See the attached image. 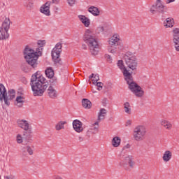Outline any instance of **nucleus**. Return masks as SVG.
I'll return each instance as SVG.
<instances>
[{
	"label": "nucleus",
	"mask_w": 179,
	"mask_h": 179,
	"mask_svg": "<svg viewBox=\"0 0 179 179\" xmlns=\"http://www.w3.org/2000/svg\"><path fill=\"white\" fill-rule=\"evenodd\" d=\"M45 40H38L37 41L38 48L36 50L31 49L27 45L23 51L24 58L26 60L27 64L31 68H37L38 65V57L43 55V47L46 44Z\"/></svg>",
	"instance_id": "f257e3e1"
},
{
	"label": "nucleus",
	"mask_w": 179,
	"mask_h": 179,
	"mask_svg": "<svg viewBox=\"0 0 179 179\" xmlns=\"http://www.w3.org/2000/svg\"><path fill=\"white\" fill-rule=\"evenodd\" d=\"M34 96H41L48 87V81L43 76L36 73L32 75L30 83Z\"/></svg>",
	"instance_id": "f03ea898"
},
{
	"label": "nucleus",
	"mask_w": 179,
	"mask_h": 179,
	"mask_svg": "<svg viewBox=\"0 0 179 179\" xmlns=\"http://www.w3.org/2000/svg\"><path fill=\"white\" fill-rule=\"evenodd\" d=\"M83 40L85 43L88 45L90 52L92 55H97L99 54V49L100 45H99V41L96 36L90 29H87L83 36Z\"/></svg>",
	"instance_id": "7ed1b4c3"
},
{
	"label": "nucleus",
	"mask_w": 179,
	"mask_h": 179,
	"mask_svg": "<svg viewBox=\"0 0 179 179\" xmlns=\"http://www.w3.org/2000/svg\"><path fill=\"white\" fill-rule=\"evenodd\" d=\"M124 80L129 86V89L132 93L134 94L136 97L141 98L145 96V91H143L142 87L135 83V81H134L132 74L126 73V78H124Z\"/></svg>",
	"instance_id": "20e7f679"
},
{
	"label": "nucleus",
	"mask_w": 179,
	"mask_h": 179,
	"mask_svg": "<svg viewBox=\"0 0 179 179\" xmlns=\"http://www.w3.org/2000/svg\"><path fill=\"white\" fill-rule=\"evenodd\" d=\"M124 80L129 86V89L132 93L134 94L136 97L141 98L145 96V91H143L142 87L135 83V81H134L132 74L126 73V78H124Z\"/></svg>",
	"instance_id": "39448f33"
},
{
	"label": "nucleus",
	"mask_w": 179,
	"mask_h": 179,
	"mask_svg": "<svg viewBox=\"0 0 179 179\" xmlns=\"http://www.w3.org/2000/svg\"><path fill=\"white\" fill-rule=\"evenodd\" d=\"M17 126L21 129H23V136L24 141L26 143H29L33 141L31 138H33V131H31V127H30V123L29 121L25 120H20L17 122Z\"/></svg>",
	"instance_id": "423d86ee"
},
{
	"label": "nucleus",
	"mask_w": 179,
	"mask_h": 179,
	"mask_svg": "<svg viewBox=\"0 0 179 179\" xmlns=\"http://www.w3.org/2000/svg\"><path fill=\"white\" fill-rule=\"evenodd\" d=\"M124 59L127 68L131 71V73H136L138 72V58L136 55L132 52H127L124 54Z\"/></svg>",
	"instance_id": "0eeeda50"
},
{
	"label": "nucleus",
	"mask_w": 179,
	"mask_h": 179,
	"mask_svg": "<svg viewBox=\"0 0 179 179\" xmlns=\"http://www.w3.org/2000/svg\"><path fill=\"white\" fill-rule=\"evenodd\" d=\"M120 47L122 48L123 45L121 43V38L118 34H115L108 39V50L110 54H117V48Z\"/></svg>",
	"instance_id": "6e6552de"
},
{
	"label": "nucleus",
	"mask_w": 179,
	"mask_h": 179,
	"mask_svg": "<svg viewBox=\"0 0 179 179\" xmlns=\"http://www.w3.org/2000/svg\"><path fill=\"white\" fill-rule=\"evenodd\" d=\"M148 129L143 125L136 126L133 131V138L136 142H141L146 138Z\"/></svg>",
	"instance_id": "1a4fd4ad"
},
{
	"label": "nucleus",
	"mask_w": 179,
	"mask_h": 179,
	"mask_svg": "<svg viewBox=\"0 0 179 179\" xmlns=\"http://www.w3.org/2000/svg\"><path fill=\"white\" fill-rule=\"evenodd\" d=\"M9 29H10V19L6 17L0 27V40H6L9 38Z\"/></svg>",
	"instance_id": "9d476101"
},
{
	"label": "nucleus",
	"mask_w": 179,
	"mask_h": 179,
	"mask_svg": "<svg viewBox=\"0 0 179 179\" xmlns=\"http://www.w3.org/2000/svg\"><path fill=\"white\" fill-rule=\"evenodd\" d=\"M61 52H62V43L59 42L52 50V58L55 64H59V65L62 64L61 58H59Z\"/></svg>",
	"instance_id": "9b49d317"
},
{
	"label": "nucleus",
	"mask_w": 179,
	"mask_h": 179,
	"mask_svg": "<svg viewBox=\"0 0 179 179\" xmlns=\"http://www.w3.org/2000/svg\"><path fill=\"white\" fill-rule=\"evenodd\" d=\"M173 41L176 51L179 52V28H175L172 31Z\"/></svg>",
	"instance_id": "f8f14e48"
},
{
	"label": "nucleus",
	"mask_w": 179,
	"mask_h": 179,
	"mask_svg": "<svg viewBox=\"0 0 179 179\" xmlns=\"http://www.w3.org/2000/svg\"><path fill=\"white\" fill-rule=\"evenodd\" d=\"M121 164L124 167V169H126L127 166H129V167H134V164H135L134 162V158L131 155L122 157Z\"/></svg>",
	"instance_id": "ddd939ff"
},
{
	"label": "nucleus",
	"mask_w": 179,
	"mask_h": 179,
	"mask_svg": "<svg viewBox=\"0 0 179 179\" xmlns=\"http://www.w3.org/2000/svg\"><path fill=\"white\" fill-rule=\"evenodd\" d=\"M15 94H16V92H15L14 90H8V92H6L5 98L3 99V100H4L5 104H6V106H9V104H10V103L9 101H10V100H13V99H15Z\"/></svg>",
	"instance_id": "4468645a"
},
{
	"label": "nucleus",
	"mask_w": 179,
	"mask_h": 179,
	"mask_svg": "<svg viewBox=\"0 0 179 179\" xmlns=\"http://www.w3.org/2000/svg\"><path fill=\"white\" fill-rule=\"evenodd\" d=\"M155 8L157 12H158V13H161V15H164L166 12H167V6L162 2V0L156 1Z\"/></svg>",
	"instance_id": "2eb2a0df"
},
{
	"label": "nucleus",
	"mask_w": 179,
	"mask_h": 179,
	"mask_svg": "<svg viewBox=\"0 0 179 179\" xmlns=\"http://www.w3.org/2000/svg\"><path fill=\"white\" fill-rule=\"evenodd\" d=\"M50 8H51V1H47L41 7L40 12L45 15V16H50L51 11L50 10Z\"/></svg>",
	"instance_id": "dca6fc26"
},
{
	"label": "nucleus",
	"mask_w": 179,
	"mask_h": 179,
	"mask_svg": "<svg viewBox=\"0 0 179 179\" xmlns=\"http://www.w3.org/2000/svg\"><path fill=\"white\" fill-rule=\"evenodd\" d=\"M117 65L120 69V70L122 71L124 78H127V73H129V75H132V73H130L129 71H128V69H127V67H125V65H124V61L122 60L117 61Z\"/></svg>",
	"instance_id": "f3484780"
},
{
	"label": "nucleus",
	"mask_w": 179,
	"mask_h": 179,
	"mask_svg": "<svg viewBox=\"0 0 179 179\" xmlns=\"http://www.w3.org/2000/svg\"><path fill=\"white\" fill-rule=\"evenodd\" d=\"M83 124L79 120H75L73 121V128L76 132L80 133L83 131Z\"/></svg>",
	"instance_id": "a211bd4d"
},
{
	"label": "nucleus",
	"mask_w": 179,
	"mask_h": 179,
	"mask_svg": "<svg viewBox=\"0 0 179 179\" xmlns=\"http://www.w3.org/2000/svg\"><path fill=\"white\" fill-rule=\"evenodd\" d=\"M160 124H161L162 127H164V128H165V129H167L168 131H170V129H171V128H173V124L169 120H166L164 119L161 120Z\"/></svg>",
	"instance_id": "6ab92c4d"
},
{
	"label": "nucleus",
	"mask_w": 179,
	"mask_h": 179,
	"mask_svg": "<svg viewBox=\"0 0 179 179\" xmlns=\"http://www.w3.org/2000/svg\"><path fill=\"white\" fill-rule=\"evenodd\" d=\"M78 19L82 23H83L85 27H89V26H90V19L87 18V17L80 15H78Z\"/></svg>",
	"instance_id": "aec40b11"
},
{
	"label": "nucleus",
	"mask_w": 179,
	"mask_h": 179,
	"mask_svg": "<svg viewBox=\"0 0 179 179\" xmlns=\"http://www.w3.org/2000/svg\"><path fill=\"white\" fill-rule=\"evenodd\" d=\"M48 94L50 99H56L58 94L57 93V90L52 87V86H50L48 89Z\"/></svg>",
	"instance_id": "412c9836"
},
{
	"label": "nucleus",
	"mask_w": 179,
	"mask_h": 179,
	"mask_svg": "<svg viewBox=\"0 0 179 179\" xmlns=\"http://www.w3.org/2000/svg\"><path fill=\"white\" fill-rule=\"evenodd\" d=\"M88 12L93 15V16H100V10L97 7L95 6H90L88 8Z\"/></svg>",
	"instance_id": "4be33fe9"
},
{
	"label": "nucleus",
	"mask_w": 179,
	"mask_h": 179,
	"mask_svg": "<svg viewBox=\"0 0 179 179\" xmlns=\"http://www.w3.org/2000/svg\"><path fill=\"white\" fill-rule=\"evenodd\" d=\"M171 157H173V153L170 150H166L164 152L162 159L164 162H170L171 160Z\"/></svg>",
	"instance_id": "5701e85b"
},
{
	"label": "nucleus",
	"mask_w": 179,
	"mask_h": 179,
	"mask_svg": "<svg viewBox=\"0 0 179 179\" xmlns=\"http://www.w3.org/2000/svg\"><path fill=\"white\" fill-rule=\"evenodd\" d=\"M24 6L28 10H31L34 7V1L33 0H26L24 3Z\"/></svg>",
	"instance_id": "b1692460"
},
{
	"label": "nucleus",
	"mask_w": 179,
	"mask_h": 179,
	"mask_svg": "<svg viewBox=\"0 0 179 179\" xmlns=\"http://www.w3.org/2000/svg\"><path fill=\"white\" fill-rule=\"evenodd\" d=\"M82 106L84 108L89 110L90 108H92V102L87 99H83L82 100Z\"/></svg>",
	"instance_id": "393cba45"
},
{
	"label": "nucleus",
	"mask_w": 179,
	"mask_h": 179,
	"mask_svg": "<svg viewBox=\"0 0 179 179\" xmlns=\"http://www.w3.org/2000/svg\"><path fill=\"white\" fill-rule=\"evenodd\" d=\"M123 107L124 113H126V114H128L129 115H131V114H132V109L131 108V104L129 103V102H125L123 104Z\"/></svg>",
	"instance_id": "a878e982"
},
{
	"label": "nucleus",
	"mask_w": 179,
	"mask_h": 179,
	"mask_svg": "<svg viewBox=\"0 0 179 179\" xmlns=\"http://www.w3.org/2000/svg\"><path fill=\"white\" fill-rule=\"evenodd\" d=\"M24 103V98H23L22 96H17L15 102V106L20 108L23 107Z\"/></svg>",
	"instance_id": "bb28decb"
},
{
	"label": "nucleus",
	"mask_w": 179,
	"mask_h": 179,
	"mask_svg": "<svg viewBox=\"0 0 179 179\" xmlns=\"http://www.w3.org/2000/svg\"><path fill=\"white\" fill-rule=\"evenodd\" d=\"M6 94V88L3 84H0V100L2 101L3 99H5V96Z\"/></svg>",
	"instance_id": "cd10ccee"
},
{
	"label": "nucleus",
	"mask_w": 179,
	"mask_h": 179,
	"mask_svg": "<svg viewBox=\"0 0 179 179\" xmlns=\"http://www.w3.org/2000/svg\"><path fill=\"white\" fill-rule=\"evenodd\" d=\"M106 115H107V110L105 108H101L98 115V121L104 120V118H106Z\"/></svg>",
	"instance_id": "c85d7f7f"
},
{
	"label": "nucleus",
	"mask_w": 179,
	"mask_h": 179,
	"mask_svg": "<svg viewBox=\"0 0 179 179\" xmlns=\"http://www.w3.org/2000/svg\"><path fill=\"white\" fill-rule=\"evenodd\" d=\"M121 145V138L118 136H115L112 139V146L113 148H118Z\"/></svg>",
	"instance_id": "c756f323"
},
{
	"label": "nucleus",
	"mask_w": 179,
	"mask_h": 179,
	"mask_svg": "<svg viewBox=\"0 0 179 179\" xmlns=\"http://www.w3.org/2000/svg\"><path fill=\"white\" fill-rule=\"evenodd\" d=\"M164 26L166 28L173 27L174 26V19L172 17L166 18V22H164Z\"/></svg>",
	"instance_id": "7c9ffc66"
},
{
	"label": "nucleus",
	"mask_w": 179,
	"mask_h": 179,
	"mask_svg": "<svg viewBox=\"0 0 179 179\" xmlns=\"http://www.w3.org/2000/svg\"><path fill=\"white\" fill-rule=\"evenodd\" d=\"M45 73L49 79H51V78H54V69H52V67H48L46 70L45 71Z\"/></svg>",
	"instance_id": "2f4dec72"
},
{
	"label": "nucleus",
	"mask_w": 179,
	"mask_h": 179,
	"mask_svg": "<svg viewBox=\"0 0 179 179\" xmlns=\"http://www.w3.org/2000/svg\"><path fill=\"white\" fill-rule=\"evenodd\" d=\"M65 124H66V121H60V122H57L55 125L56 131H61V129H64Z\"/></svg>",
	"instance_id": "473e14b6"
},
{
	"label": "nucleus",
	"mask_w": 179,
	"mask_h": 179,
	"mask_svg": "<svg viewBox=\"0 0 179 179\" xmlns=\"http://www.w3.org/2000/svg\"><path fill=\"white\" fill-rule=\"evenodd\" d=\"M16 142L17 143H23V142H24L25 145H27V143H26V141H24V136L22 134H17L16 136Z\"/></svg>",
	"instance_id": "72a5a7b5"
},
{
	"label": "nucleus",
	"mask_w": 179,
	"mask_h": 179,
	"mask_svg": "<svg viewBox=\"0 0 179 179\" xmlns=\"http://www.w3.org/2000/svg\"><path fill=\"white\" fill-rule=\"evenodd\" d=\"M27 152L30 156H31L34 153L33 149L30 145H27L22 148V152L26 153Z\"/></svg>",
	"instance_id": "f704fd0d"
},
{
	"label": "nucleus",
	"mask_w": 179,
	"mask_h": 179,
	"mask_svg": "<svg viewBox=\"0 0 179 179\" xmlns=\"http://www.w3.org/2000/svg\"><path fill=\"white\" fill-rule=\"evenodd\" d=\"M92 78H94V79L92 80L93 82H95L96 83H97V82H99V80H100V77L99 76V74H95L94 73H92L89 78L90 79H92Z\"/></svg>",
	"instance_id": "c9c22d12"
},
{
	"label": "nucleus",
	"mask_w": 179,
	"mask_h": 179,
	"mask_svg": "<svg viewBox=\"0 0 179 179\" xmlns=\"http://www.w3.org/2000/svg\"><path fill=\"white\" fill-rule=\"evenodd\" d=\"M58 82V80L55 77H52L50 80V83L53 86L57 85V83Z\"/></svg>",
	"instance_id": "e433bc0d"
},
{
	"label": "nucleus",
	"mask_w": 179,
	"mask_h": 179,
	"mask_svg": "<svg viewBox=\"0 0 179 179\" xmlns=\"http://www.w3.org/2000/svg\"><path fill=\"white\" fill-rule=\"evenodd\" d=\"M150 12L152 15H155V13H156V12H157V10H156V4L152 6V7H151L150 9Z\"/></svg>",
	"instance_id": "4c0bfd02"
},
{
	"label": "nucleus",
	"mask_w": 179,
	"mask_h": 179,
	"mask_svg": "<svg viewBox=\"0 0 179 179\" xmlns=\"http://www.w3.org/2000/svg\"><path fill=\"white\" fill-rule=\"evenodd\" d=\"M103 83L101 82H96V86L98 87V90H101L103 89Z\"/></svg>",
	"instance_id": "58836bf2"
},
{
	"label": "nucleus",
	"mask_w": 179,
	"mask_h": 179,
	"mask_svg": "<svg viewBox=\"0 0 179 179\" xmlns=\"http://www.w3.org/2000/svg\"><path fill=\"white\" fill-rule=\"evenodd\" d=\"M67 2L70 6H73L76 2V0H67Z\"/></svg>",
	"instance_id": "ea45409f"
},
{
	"label": "nucleus",
	"mask_w": 179,
	"mask_h": 179,
	"mask_svg": "<svg viewBox=\"0 0 179 179\" xmlns=\"http://www.w3.org/2000/svg\"><path fill=\"white\" fill-rule=\"evenodd\" d=\"M131 125H132V121L127 120L125 123V127H131Z\"/></svg>",
	"instance_id": "a19ab883"
},
{
	"label": "nucleus",
	"mask_w": 179,
	"mask_h": 179,
	"mask_svg": "<svg viewBox=\"0 0 179 179\" xmlns=\"http://www.w3.org/2000/svg\"><path fill=\"white\" fill-rule=\"evenodd\" d=\"M5 179H15L16 178L13 175H10L9 176H4Z\"/></svg>",
	"instance_id": "79ce46f5"
},
{
	"label": "nucleus",
	"mask_w": 179,
	"mask_h": 179,
	"mask_svg": "<svg viewBox=\"0 0 179 179\" xmlns=\"http://www.w3.org/2000/svg\"><path fill=\"white\" fill-rule=\"evenodd\" d=\"M106 58L108 61V62H111V56H110L109 55H106Z\"/></svg>",
	"instance_id": "37998d69"
},
{
	"label": "nucleus",
	"mask_w": 179,
	"mask_h": 179,
	"mask_svg": "<svg viewBox=\"0 0 179 179\" xmlns=\"http://www.w3.org/2000/svg\"><path fill=\"white\" fill-rule=\"evenodd\" d=\"M54 179H62V177L59 175H55L54 176Z\"/></svg>",
	"instance_id": "c03bdc74"
},
{
	"label": "nucleus",
	"mask_w": 179,
	"mask_h": 179,
	"mask_svg": "<svg viewBox=\"0 0 179 179\" xmlns=\"http://www.w3.org/2000/svg\"><path fill=\"white\" fill-rule=\"evenodd\" d=\"M83 141H84L83 137H82V136L78 137V142H83Z\"/></svg>",
	"instance_id": "a18cd8bd"
},
{
	"label": "nucleus",
	"mask_w": 179,
	"mask_h": 179,
	"mask_svg": "<svg viewBox=\"0 0 179 179\" xmlns=\"http://www.w3.org/2000/svg\"><path fill=\"white\" fill-rule=\"evenodd\" d=\"M103 101L105 102L103 103V106H106V105L107 104V99H104Z\"/></svg>",
	"instance_id": "49530a36"
},
{
	"label": "nucleus",
	"mask_w": 179,
	"mask_h": 179,
	"mask_svg": "<svg viewBox=\"0 0 179 179\" xmlns=\"http://www.w3.org/2000/svg\"><path fill=\"white\" fill-rule=\"evenodd\" d=\"M176 0H166V3H171V2H174Z\"/></svg>",
	"instance_id": "de8ad7c7"
},
{
	"label": "nucleus",
	"mask_w": 179,
	"mask_h": 179,
	"mask_svg": "<svg viewBox=\"0 0 179 179\" xmlns=\"http://www.w3.org/2000/svg\"><path fill=\"white\" fill-rule=\"evenodd\" d=\"M94 131H96V132H99V126H97L96 127H94Z\"/></svg>",
	"instance_id": "09e8293b"
},
{
	"label": "nucleus",
	"mask_w": 179,
	"mask_h": 179,
	"mask_svg": "<svg viewBox=\"0 0 179 179\" xmlns=\"http://www.w3.org/2000/svg\"><path fill=\"white\" fill-rule=\"evenodd\" d=\"M53 3H58V0H52Z\"/></svg>",
	"instance_id": "8fccbe9b"
},
{
	"label": "nucleus",
	"mask_w": 179,
	"mask_h": 179,
	"mask_svg": "<svg viewBox=\"0 0 179 179\" xmlns=\"http://www.w3.org/2000/svg\"><path fill=\"white\" fill-rule=\"evenodd\" d=\"M83 50H86V48H87V46H86V45H83Z\"/></svg>",
	"instance_id": "3c124183"
},
{
	"label": "nucleus",
	"mask_w": 179,
	"mask_h": 179,
	"mask_svg": "<svg viewBox=\"0 0 179 179\" xmlns=\"http://www.w3.org/2000/svg\"><path fill=\"white\" fill-rule=\"evenodd\" d=\"M99 122H100V121H97V122H96L94 124V125H97V126H99Z\"/></svg>",
	"instance_id": "603ef678"
},
{
	"label": "nucleus",
	"mask_w": 179,
	"mask_h": 179,
	"mask_svg": "<svg viewBox=\"0 0 179 179\" xmlns=\"http://www.w3.org/2000/svg\"><path fill=\"white\" fill-rule=\"evenodd\" d=\"M125 148H127V149L129 148V144H127Z\"/></svg>",
	"instance_id": "864d4df0"
},
{
	"label": "nucleus",
	"mask_w": 179,
	"mask_h": 179,
	"mask_svg": "<svg viewBox=\"0 0 179 179\" xmlns=\"http://www.w3.org/2000/svg\"><path fill=\"white\" fill-rule=\"evenodd\" d=\"M0 179H1V175H0Z\"/></svg>",
	"instance_id": "5fc2aeb1"
}]
</instances>
